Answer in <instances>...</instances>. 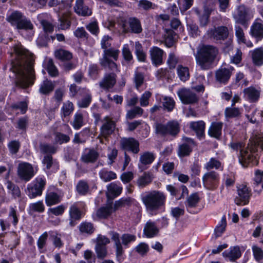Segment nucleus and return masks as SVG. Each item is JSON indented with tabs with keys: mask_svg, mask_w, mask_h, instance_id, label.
Masks as SVG:
<instances>
[{
	"mask_svg": "<svg viewBox=\"0 0 263 263\" xmlns=\"http://www.w3.org/2000/svg\"><path fill=\"white\" fill-rule=\"evenodd\" d=\"M122 54L124 60L127 64H129L133 61V54L127 44L123 45L122 49Z\"/></svg>",
	"mask_w": 263,
	"mask_h": 263,
	"instance_id": "53",
	"label": "nucleus"
},
{
	"mask_svg": "<svg viewBox=\"0 0 263 263\" xmlns=\"http://www.w3.org/2000/svg\"><path fill=\"white\" fill-rule=\"evenodd\" d=\"M78 229L81 234L87 236H91L96 231L94 224L87 221H82L78 226Z\"/></svg>",
	"mask_w": 263,
	"mask_h": 263,
	"instance_id": "24",
	"label": "nucleus"
},
{
	"mask_svg": "<svg viewBox=\"0 0 263 263\" xmlns=\"http://www.w3.org/2000/svg\"><path fill=\"white\" fill-rule=\"evenodd\" d=\"M99 175L100 178L105 182H108L117 178L116 174L112 171H101Z\"/></svg>",
	"mask_w": 263,
	"mask_h": 263,
	"instance_id": "52",
	"label": "nucleus"
},
{
	"mask_svg": "<svg viewBox=\"0 0 263 263\" xmlns=\"http://www.w3.org/2000/svg\"><path fill=\"white\" fill-rule=\"evenodd\" d=\"M67 207L66 205L62 204L54 208H50L48 210V214L50 213L55 216H61L64 213Z\"/></svg>",
	"mask_w": 263,
	"mask_h": 263,
	"instance_id": "57",
	"label": "nucleus"
},
{
	"mask_svg": "<svg viewBox=\"0 0 263 263\" xmlns=\"http://www.w3.org/2000/svg\"><path fill=\"white\" fill-rule=\"evenodd\" d=\"M211 14V10L208 8L204 9L203 13L199 16L200 25L201 27L207 26L209 23V18Z\"/></svg>",
	"mask_w": 263,
	"mask_h": 263,
	"instance_id": "51",
	"label": "nucleus"
},
{
	"mask_svg": "<svg viewBox=\"0 0 263 263\" xmlns=\"http://www.w3.org/2000/svg\"><path fill=\"white\" fill-rule=\"evenodd\" d=\"M240 114V112L238 108L227 107L225 109V116L228 118L238 117Z\"/></svg>",
	"mask_w": 263,
	"mask_h": 263,
	"instance_id": "61",
	"label": "nucleus"
},
{
	"mask_svg": "<svg viewBox=\"0 0 263 263\" xmlns=\"http://www.w3.org/2000/svg\"><path fill=\"white\" fill-rule=\"evenodd\" d=\"M222 126V122H213L208 130L209 136L218 139L221 135Z\"/></svg>",
	"mask_w": 263,
	"mask_h": 263,
	"instance_id": "35",
	"label": "nucleus"
},
{
	"mask_svg": "<svg viewBox=\"0 0 263 263\" xmlns=\"http://www.w3.org/2000/svg\"><path fill=\"white\" fill-rule=\"evenodd\" d=\"M162 49L157 46H154L150 50V56L152 64L155 66H158L163 64Z\"/></svg>",
	"mask_w": 263,
	"mask_h": 263,
	"instance_id": "22",
	"label": "nucleus"
},
{
	"mask_svg": "<svg viewBox=\"0 0 263 263\" xmlns=\"http://www.w3.org/2000/svg\"><path fill=\"white\" fill-rule=\"evenodd\" d=\"M122 187L114 183H110L107 187L106 197L108 200H111L119 196L122 193Z\"/></svg>",
	"mask_w": 263,
	"mask_h": 263,
	"instance_id": "28",
	"label": "nucleus"
},
{
	"mask_svg": "<svg viewBox=\"0 0 263 263\" xmlns=\"http://www.w3.org/2000/svg\"><path fill=\"white\" fill-rule=\"evenodd\" d=\"M222 256L231 262H235L241 256V252L238 246L231 247L222 253Z\"/></svg>",
	"mask_w": 263,
	"mask_h": 263,
	"instance_id": "21",
	"label": "nucleus"
},
{
	"mask_svg": "<svg viewBox=\"0 0 263 263\" xmlns=\"http://www.w3.org/2000/svg\"><path fill=\"white\" fill-rule=\"evenodd\" d=\"M31 210L35 212L43 213L45 211V206L42 200H39L36 202L30 204Z\"/></svg>",
	"mask_w": 263,
	"mask_h": 263,
	"instance_id": "63",
	"label": "nucleus"
},
{
	"mask_svg": "<svg viewBox=\"0 0 263 263\" xmlns=\"http://www.w3.org/2000/svg\"><path fill=\"white\" fill-rule=\"evenodd\" d=\"M135 251L141 256H143L148 252L149 246L145 242H140L136 247Z\"/></svg>",
	"mask_w": 263,
	"mask_h": 263,
	"instance_id": "64",
	"label": "nucleus"
},
{
	"mask_svg": "<svg viewBox=\"0 0 263 263\" xmlns=\"http://www.w3.org/2000/svg\"><path fill=\"white\" fill-rule=\"evenodd\" d=\"M190 128L195 132L198 139L201 140L205 138V123L201 120L197 122L192 121L190 123Z\"/></svg>",
	"mask_w": 263,
	"mask_h": 263,
	"instance_id": "20",
	"label": "nucleus"
},
{
	"mask_svg": "<svg viewBox=\"0 0 263 263\" xmlns=\"http://www.w3.org/2000/svg\"><path fill=\"white\" fill-rule=\"evenodd\" d=\"M227 224L226 217L225 215H223L222 217L221 220L218 222L214 229L213 235L214 236V238L215 239H217L222 236L223 233L226 231Z\"/></svg>",
	"mask_w": 263,
	"mask_h": 263,
	"instance_id": "36",
	"label": "nucleus"
},
{
	"mask_svg": "<svg viewBox=\"0 0 263 263\" xmlns=\"http://www.w3.org/2000/svg\"><path fill=\"white\" fill-rule=\"evenodd\" d=\"M209 37L216 41H224L229 35V30L227 27L220 26L214 27L208 31Z\"/></svg>",
	"mask_w": 263,
	"mask_h": 263,
	"instance_id": "13",
	"label": "nucleus"
},
{
	"mask_svg": "<svg viewBox=\"0 0 263 263\" xmlns=\"http://www.w3.org/2000/svg\"><path fill=\"white\" fill-rule=\"evenodd\" d=\"M10 71L14 73V84L16 87L26 89L31 87L36 80L35 70L32 65H29L27 68V74H25L22 64L18 61H12Z\"/></svg>",
	"mask_w": 263,
	"mask_h": 263,
	"instance_id": "2",
	"label": "nucleus"
},
{
	"mask_svg": "<svg viewBox=\"0 0 263 263\" xmlns=\"http://www.w3.org/2000/svg\"><path fill=\"white\" fill-rule=\"evenodd\" d=\"M40 149L41 152L44 154L47 155L54 154L57 153V148L54 145H50L49 144H43L41 145Z\"/></svg>",
	"mask_w": 263,
	"mask_h": 263,
	"instance_id": "56",
	"label": "nucleus"
},
{
	"mask_svg": "<svg viewBox=\"0 0 263 263\" xmlns=\"http://www.w3.org/2000/svg\"><path fill=\"white\" fill-rule=\"evenodd\" d=\"M192 152V148L187 143H183L179 145L178 155L180 157L189 156Z\"/></svg>",
	"mask_w": 263,
	"mask_h": 263,
	"instance_id": "47",
	"label": "nucleus"
},
{
	"mask_svg": "<svg viewBox=\"0 0 263 263\" xmlns=\"http://www.w3.org/2000/svg\"><path fill=\"white\" fill-rule=\"evenodd\" d=\"M234 18L236 23L243 26H247L250 19L249 9L244 5L238 6Z\"/></svg>",
	"mask_w": 263,
	"mask_h": 263,
	"instance_id": "15",
	"label": "nucleus"
},
{
	"mask_svg": "<svg viewBox=\"0 0 263 263\" xmlns=\"http://www.w3.org/2000/svg\"><path fill=\"white\" fill-rule=\"evenodd\" d=\"M243 92L245 99L250 102H256L259 99V92L253 86L245 88Z\"/></svg>",
	"mask_w": 263,
	"mask_h": 263,
	"instance_id": "25",
	"label": "nucleus"
},
{
	"mask_svg": "<svg viewBox=\"0 0 263 263\" xmlns=\"http://www.w3.org/2000/svg\"><path fill=\"white\" fill-rule=\"evenodd\" d=\"M156 155L151 152H145L139 158L138 168L141 172L148 169L150 165L155 161Z\"/></svg>",
	"mask_w": 263,
	"mask_h": 263,
	"instance_id": "17",
	"label": "nucleus"
},
{
	"mask_svg": "<svg viewBox=\"0 0 263 263\" xmlns=\"http://www.w3.org/2000/svg\"><path fill=\"white\" fill-rule=\"evenodd\" d=\"M116 78L117 75L114 72L107 73L100 82V85L105 89L112 88L116 83Z\"/></svg>",
	"mask_w": 263,
	"mask_h": 263,
	"instance_id": "23",
	"label": "nucleus"
},
{
	"mask_svg": "<svg viewBox=\"0 0 263 263\" xmlns=\"http://www.w3.org/2000/svg\"><path fill=\"white\" fill-rule=\"evenodd\" d=\"M219 182V174L214 171L205 173L202 177L203 186L210 191L215 190L218 187Z\"/></svg>",
	"mask_w": 263,
	"mask_h": 263,
	"instance_id": "9",
	"label": "nucleus"
},
{
	"mask_svg": "<svg viewBox=\"0 0 263 263\" xmlns=\"http://www.w3.org/2000/svg\"><path fill=\"white\" fill-rule=\"evenodd\" d=\"M76 190L79 195L85 196L88 193L90 187L86 180H80L76 186Z\"/></svg>",
	"mask_w": 263,
	"mask_h": 263,
	"instance_id": "38",
	"label": "nucleus"
},
{
	"mask_svg": "<svg viewBox=\"0 0 263 263\" xmlns=\"http://www.w3.org/2000/svg\"><path fill=\"white\" fill-rule=\"evenodd\" d=\"M205 168L208 170H211L214 168L215 170L223 169L221 165V162L215 158L212 157L210 159L209 161L205 164Z\"/></svg>",
	"mask_w": 263,
	"mask_h": 263,
	"instance_id": "46",
	"label": "nucleus"
},
{
	"mask_svg": "<svg viewBox=\"0 0 263 263\" xmlns=\"http://www.w3.org/2000/svg\"><path fill=\"white\" fill-rule=\"evenodd\" d=\"M251 33L252 36L261 40L263 39V25L260 23L254 24L251 26Z\"/></svg>",
	"mask_w": 263,
	"mask_h": 263,
	"instance_id": "39",
	"label": "nucleus"
},
{
	"mask_svg": "<svg viewBox=\"0 0 263 263\" xmlns=\"http://www.w3.org/2000/svg\"><path fill=\"white\" fill-rule=\"evenodd\" d=\"M99 157V154L94 148L90 149L88 153L82 154L81 159L85 163H94Z\"/></svg>",
	"mask_w": 263,
	"mask_h": 263,
	"instance_id": "31",
	"label": "nucleus"
},
{
	"mask_svg": "<svg viewBox=\"0 0 263 263\" xmlns=\"http://www.w3.org/2000/svg\"><path fill=\"white\" fill-rule=\"evenodd\" d=\"M54 85L51 80H44L40 85L39 92L44 95H49L54 89Z\"/></svg>",
	"mask_w": 263,
	"mask_h": 263,
	"instance_id": "34",
	"label": "nucleus"
},
{
	"mask_svg": "<svg viewBox=\"0 0 263 263\" xmlns=\"http://www.w3.org/2000/svg\"><path fill=\"white\" fill-rule=\"evenodd\" d=\"M54 141L60 145L67 143L70 141V137L68 135L63 134L61 132H54Z\"/></svg>",
	"mask_w": 263,
	"mask_h": 263,
	"instance_id": "50",
	"label": "nucleus"
},
{
	"mask_svg": "<svg viewBox=\"0 0 263 263\" xmlns=\"http://www.w3.org/2000/svg\"><path fill=\"white\" fill-rule=\"evenodd\" d=\"M152 181V175L150 173L145 172L143 175L139 177L137 183L139 187L143 188L151 183Z\"/></svg>",
	"mask_w": 263,
	"mask_h": 263,
	"instance_id": "40",
	"label": "nucleus"
},
{
	"mask_svg": "<svg viewBox=\"0 0 263 263\" xmlns=\"http://www.w3.org/2000/svg\"><path fill=\"white\" fill-rule=\"evenodd\" d=\"M165 43L168 47H172L175 43V37L176 33L172 29H165Z\"/></svg>",
	"mask_w": 263,
	"mask_h": 263,
	"instance_id": "48",
	"label": "nucleus"
},
{
	"mask_svg": "<svg viewBox=\"0 0 263 263\" xmlns=\"http://www.w3.org/2000/svg\"><path fill=\"white\" fill-rule=\"evenodd\" d=\"M72 125L74 129L79 130L83 125V117L81 113L77 112L74 116Z\"/></svg>",
	"mask_w": 263,
	"mask_h": 263,
	"instance_id": "54",
	"label": "nucleus"
},
{
	"mask_svg": "<svg viewBox=\"0 0 263 263\" xmlns=\"http://www.w3.org/2000/svg\"><path fill=\"white\" fill-rule=\"evenodd\" d=\"M157 101L162 102V107L164 110L168 112L172 111L175 105V102L173 98L168 97H163V96L158 95L156 96Z\"/></svg>",
	"mask_w": 263,
	"mask_h": 263,
	"instance_id": "30",
	"label": "nucleus"
},
{
	"mask_svg": "<svg viewBox=\"0 0 263 263\" xmlns=\"http://www.w3.org/2000/svg\"><path fill=\"white\" fill-rule=\"evenodd\" d=\"M100 64L104 68H108L113 69L117 67L116 63L112 60L103 54L102 58L100 59Z\"/></svg>",
	"mask_w": 263,
	"mask_h": 263,
	"instance_id": "49",
	"label": "nucleus"
},
{
	"mask_svg": "<svg viewBox=\"0 0 263 263\" xmlns=\"http://www.w3.org/2000/svg\"><path fill=\"white\" fill-rule=\"evenodd\" d=\"M7 189L11 192V194L14 197L21 196V191L19 187L11 181H7Z\"/></svg>",
	"mask_w": 263,
	"mask_h": 263,
	"instance_id": "59",
	"label": "nucleus"
},
{
	"mask_svg": "<svg viewBox=\"0 0 263 263\" xmlns=\"http://www.w3.org/2000/svg\"><path fill=\"white\" fill-rule=\"evenodd\" d=\"M159 230L154 222L148 221L143 229V234L147 238H153L158 233Z\"/></svg>",
	"mask_w": 263,
	"mask_h": 263,
	"instance_id": "33",
	"label": "nucleus"
},
{
	"mask_svg": "<svg viewBox=\"0 0 263 263\" xmlns=\"http://www.w3.org/2000/svg\"><path fill=\"white\" fill-rule=\"evenodd\" d=\"M112 212L111 204H107L99 208L96 212V215L99 219H106L109 217Z\"/></svg>",
	"mask_w": 263,
	"mask_h": 263,
	"instance_id": "37",
	"label": "nucleus"
},
{
	"mask_svg": "<svg viewBox=\"0 0 263 263\" xmlns=\"http://www.w3.org/2000/svg\"><path fill=\"white\" fill-rule=\"evenodd\" d=\"M143 112V110L139 106H135L128 110L127 113V117L129 119H133L137 116H141Z\"/></svg>",
	"mask_w": 263,
	"mask_h": 263,
	"instance_id": "58",
	"label": "nucleus"
},
{
	"mask_svg": "<svg viewBox=\"0 0 263 263\" xmlns=\"http://www.w3.org/2000/svg\"><path fill=\"white\" fill-rule=\"evenodd\" d=\"M200 198L198 192L191 194L186 197L184 201V205L186 211L191 214H197L201 209L199 206Z\"/></svg>",
	"mask_w": 263,
	"mask_h": 263,
	"instance_id": "10",
	"label": "nucleus"
},
{
	"mask_svg": "<svg viewBox=\"0 0 263 263\" xmlns=\"http://www.w3.org/2000/svg\"><path fill=\"white\" fill-rule=\"evenodd\" d=\"M177 73L180 80L182 82H185L190 79L189 69L187 67L179 65L177 68Z\"/></svg>",
	"mask_w": 263,
	"mask_h": 263,
	"instance_id": "42",
	"label": "nucleus"
},
{
	"mask_svg": "<svg viewBox=\"0 0 263 263\" xmlns=\"http://www.w3.org/2000/svg\"><path fill=\"white\" fill-rule=\"evenodd\" d=\"M18 175L22 180L25 181H29L34 176L32 165L29 163H25L23 165H20Z\"/></svg>",
	"mask_w": 263,
	"mask_h": 263,
	"instance_id": "18",
	"label": "nucleus"
},
{
	"mask_svg": "<svg viewBox=\"0 0 263 263\" xmlns=\"http://www.w3.org/2000/svg\"><path fill=\"white\" fill-rule=\"evenodd\" d=\"M179 123L175 120L168 121L166 124L157 123L156 125V133L163 136L176 137L180 132Z\"/></svg>",
	"mask_w": 263,
	"mask_h": 263,
	"instance_id": "7",
	"label": "nucleus"
},
{
	"mask_svg": "<svg viewBox=\"0 0 263 263\" xmlns=\"http://www.w3.org/2000/svg\"><path fill=\"white\" fill-rule=\"evenodd\" d=\"M135 53L138 61L141 62H146V54L143 51V47L139 42L135 43Z\"/></svg>",
	"mask_w": 263,
	"mask_h": 263,
	"instance_id": "44",
	"label": "nucleus"
},
{
	"mask_svg": "<svg viewBox=\"0 0 263 263\" xmlns=\"http://www.w3.org/2000/svg\"><path fill=\"white\" fill-rule=\"evenodd\" d=\"M231 72L226 68H219L215 73V78L217 81L220 83L226 84L230 79Z\"/></svg>",
	"mask_w": 263,
	"mask_h": 263,
	"instance_id": "27",
	"label": "nucleus"
},
{
	"mask_svg": "<svg viewBox=\"0 0 263 263\" xmlns=\"http://www.w3.org/2000/svg\"><path fill=\"white\" fill-rule=\"evenodd\" d=\"M129 32L132 33L139 34L143 29L140 20L136 17H130L128 19Z\"/></svg>",
	"mask_w": 263,
	"mask_h": 263,
	"instance_id": "26",
	"label": "nucleus"
},
{
	"mask_svg": "<svg viewBox=\"0 0 263 263\" xmlns=\"http://www.w3.org/2000/svg\"><path fill=\"white\" fill-rule=\"evenodd\" d=\"M177 3L181 12L183 13L193 6L194 0H178Z\"/></svg>",
	"mask_w": 263,
	"mask_h": 263,
	"instance_id": "55",
	"label": "nucleus"
},
{
	"mask_svg": "<svg viewBox=\"0 0 263 263\" xmlns=\"http://www.w3.org/2000/svg\"><path fill=\"white\" fill-rule=\"evenodd\" d=\"M120 240H122V245L125 249L128 248L130 247V244L136 240V236L135 235L128 233H124L120 237Z\"/></svg>",
	"mask_w": 263,
	"mask_h": 263,
	"instance_id": "45",
	"label": "nucleus"
},
{
	"mask_svg": "<svg viewBox=\"0 0 263 263\" xmlns=\"http://www.w3.org/2000/svg\"><path fill=\"white\" fill-rule=\"evenodd\" d=\"M111 239L114 242L116 260L118 263H122L125 259L126 256L120 241L119 234L115 232H112Z\"/></svg>",
	"mask_w": 263,
	"mask_h": 263,
	"instance_id": "12",
	"label": "nucleus"
},
{
	"mask_svg": "<svg viewBox=\"0 0 263 263\" xmlns=\"http://www.w3.org/2000/svg\"><path fill=\"white\" fill-rule=\"evenodd\" d=\"M7 21L18 30H32L34 28L31 21L18 10L12 12L8 17Z\"/></svg>",
	"mask_w": 263,
	"mask_h": 263,
	"instance_id": "5",
	"label": "nucleus"
},
{
	"mask_svg": "<svg viewBox=\"0 0 263 263\" xmlns=\"http://www.w3.org/2000/svg\"><path fill=\"white\" fill-rule=\"evenodd\" d=\"M218 54L217 48L211 45H203L197 51V63L204 70L210 68Z\"/></svg>",
	"mask_w": 263,
	"mask_h": 263,
	"instance_id": "3",
	"label": "nucleus"
},
{
	"mask_svg": "<svg viewBox=\"0 0 263 263\" xmlns=\"http://www.w3.org/2000/svg\"><path fill=\"white\" fill-rule=\"evenodd\" d=\"M75 12L79 15L83 16H90L92 14L91 10L87 6L84 4L83 0L76 1Z\"/></svg>",
	"mask_w": 263,
	"mask_h": 263,
	"instance_id": "32",
	"label": "nucleus"
},
{
	"mask_svg": "<svg viewBox=\"0 0 263 263\" xmlns=\"http://www.w3.org/2000/svg\"><path fill=\"white\" fill-rule=\"evenodd\" d=\"M230 146L234 151H238L240 149L238 156L239 162L243 167H247L250 164L254 165L257 163V152L254 149H250L248 147L243 149V144L240 142H231Z\"/></svg>",
	"mask_w": 263,
	"mask_h": 263,
	"instance_id": "4",
	"label": "nucleus"
},
{
	"mask_svg": "<svg viewBox=\"0 0 263 263\" xmlns=\"http://www.w3.org/2000/svg\"><path fill=\"white\" fill-rule=\"evenodd\" d=\"M252 59L256 65L263 64V49L261 48L255 49L252 53Z\"/></svg>",
	"mask_w": 263,
	"mask_h": 263,
	"instance_id": "43",
	"label": "nucleus"
},
{
	"mask_svg": "<svg viewBox=\"0 0 263 263\" xmlns=\"http://www.w3.org/2000/svg\"><path fill=\"white\" fill-rule=\"evenodd\" d=\"M82 217V212L76 205H71L69 210V226L73 227L77 224V221Z\"/></svg>",
	"mask_w": 263,
	"mask_h": 263,
	"instance_id": "19",
	"label": "nucleus"
},
{
	"mask_svg": "<svg viewBox=\"0 0 263 263\" xmlns=\"http://www.w3.org/2000/svg\"><path fill=\"white\" fill-rule=\"evenodd\" d=\"M96 253L99 259H104L107 254L106 247H104L100 244H96L95 248Z\"/></svg>",
	"mask_w": 263,
	"mask_h": 263,
	"instance_id": "60",
	"label": "nucleus"
},
{
	"mask_svg": "<svg viewBox=\"0 0 263 263\" xmlns=\"http://www.w3.org/2000/svg\"><path fill=\"white\" fill-rule=\"evenodd\" d=\"M237 196L234 198V203L238 206L248 205L252 197V191L250 187L245 184L236 186Z\"/></svg>",
	"mask_w": 263,
	"mask_h": 263,
	"instance_id": "8",
	"label": "nucleus"
},
{
	"mask_svg": "<svg viewBox=\"0 0 263 263\" xmlns=\"http://www.w3.org/2000/svg\"><path fill=\"white\" fill-rule=\"evenodd\" d=\"M122 148L136 154L139 152V142L133 137L124 138L121 141Z\"/></svg>",
	"mask_w": 263,
	"mask_h": 263,
	"instance_id": "16",
	"label": "nucleus"
},
{
	"mask_svg": "<svg viewBox=\"0 0 263 263\" xmlns=\"http://www.w3.org/2000/svg\"><path fill=\"white\" fill-rule=\"evenodd\" d=\"M46 184V178L44 176H39L27 185L26 194L30 199L41 196Z\"/></svg>",
	"mask_w": 263,
	"mask_h": 263,
	"instance_id": "6",
	"label": "nucleus"
},
{
	"mask_svg": "<svg viewBox=\"0 0 263 263\" xmlns=\"http://www.w3.org/2000/svg\"><path fill=\"white\" fill-rule=\"evenodd\" d=\"M104 122L100 127V133L98 138L100 137L107 139L115 132L116 123L110 117L106 116L103 119Z\"/></svg>",
	"mask_w": 263,
	"mask_h": 263,
	"instance_id": "11",
	"label": "nucleus"
},
{
	"mask_svg": "<svg viewBox=\"0 0 263 263\" xmlns=\"http://www.w3.org/2000/svg\"><path fill=\"white\" fill-rule=\"evenodd\" d=\"M119 51L113 48L105 49L103 51V55L110 58H112L115 61H117L119 56Z\"/></svg>",
	"mask_w": 263,
	"mask_h": 263,
	"instance_id": "62",
	"label": "nucleus"
},
{
	"mask_svg": "<svg viewBox=\"0 0 263 263\" xmlns=\"http://www.w3.org/2000/svg\"><path fill=\"white\" fill-rule=\"evenodd\" d=\"M62 198L58 193L50 191L47 192L45 197V201L47 206H51L60 203Z\"/></svg>",
	"mask_w": 263,
	"mask_h": 263,
	"instance_id": "29",
	"label": "nucleus"
},
{
	"mask_svg": "<svg viewBox=\"0 0 263 263\" xmlns=\"http://www.w3.org/2000/svg\"><path fill=\"white\" fill-rule=\"evenodd\" d=\"M55 57L61 61H68L72 58V53L67 50L59 49L55 51Z\"/></svg>",
	"mask_w": 263,
	"mask_h": 263,
	"instance_id": "41",
	"label": "nucleus"
},
{
	"mask_svg": "<svg viewBox=\"0 0 263 263\" xmlns=\"http://www.w3.org/2000/svg\"><path fill=\"white\" fill-rule=\"evenodd\" d=\"M166 198L163 192L158 190H151L141 195V200L146 211L151 215L164 212Z\"/></svg>",
	"mask_w": 263,
	"mask_h": 263,
	"instance_id": "1",
	"label": "nucleus"
},
{
	"mask_svg": "<svg viewBox=\"0 0 263 263\" xmlns=\"http://www.w3.org/2000/svg\"><path fill=\"white\" fill-rule=\"evenodd\" d=\"M177 95L181 102L185 105L196 103L199 100L195 93L184 88L179 90Z\"/></svg>",
	"mask_w": 263,
	"mask_h": 263,
	"instance_id": "14",
	"label": "nucleus"
}]
</instances>
